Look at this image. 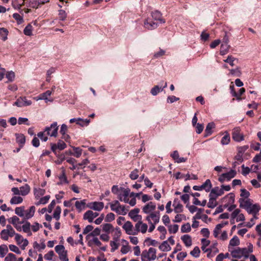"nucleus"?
Here are the masks:
<instances>
[{
    "mask_svg": "<svg viewBox=\"0 0 261 261\" xmlns=\"http://www.w3.org/2000/svg\"><path fill=\"white\" fill-rule=\"evenodd\" d=\"M58 127L57 122H54L50 124V126L45 127L43 132H39L37 134V137L44 142L48 140V137L46 135L57 137L58 136Z\"/></svg>",
    "mask_w": 261,
    "mask_h": 261,
    "instance_id": "nucleus-1",
    "label": "nucleus"
},
{
    "mask_svg": "<svg viewBox=\"0 0 261 261\" xmlns=\"http://www.w3.org/2000/svg\"><path fill=\"white\" fill-rule=\"evenodd\" d=\"M252 251L253 250L252 249L248 251L246 248H241L239 247L232 251L231 254L233 258H240L242 256H244L245 258H247L249 257V253Z\"/></svg>",
    "mask_w": 261,
    "mask_h": 261,
    "instance_id": "nucleus-2",
    "label": "nucleus"
},
{
    "mask_svg": "<svg viewBox=\"0 0 261 261\" xmlns=\"http://www.w3.org/2000/svg\"><path fill=\"white\" fill-rule=\"evenodd\" d=\"M245 208L249 214H252L254 215L257 214L259 211L260 210V207L258 204H252L249 199L246 200L245 202Z\"/></svg>",
    "mask_w": 261,
    "mask_h": 261,
    "instance_id": "nucleus-3",
    "label": "nucleus"
},
{
    "mask_svg": "<svg viewBox=\"0 0 261 261\" xmlns=\"http://www.w3.org/2000/svg\"><path fill=\"white\" fill-rule=\"evenodd\" d=\"M55 249L56 252L59 254L60 259L61 261H68L67 251L65 250L64 246L57 245Z\"/></svg>",
    "mask_w": 261,
    "mask_h": 261,
    "instance_id": "nucleus-4",
    "label": "nucleus"
},
{
    "mask_svg": "<svg viewBox=\"0 0 261 261\" xmlns=\"http://www.w3.org/2000/svg\"><path fill=\"white\" fill-rule=\"evenodd\" d=\"M232 138L234 141L238 142H240L244 140V136L241 133V128L240 127H236L232 129Z\"/></svg>",
    "mask_w": 261,
    "mask_h": 261,
    "instance_id": "nucleus-5",
    "label": "nucleus"
},
{
    "mask_svg": "<svg viewBox=\"0 0 261 261\" xmlns=\"http://www.w3.org/2000/svg\"><path fill=\"white\" fill-rule=\"evenodd\" d=\"M237 172L234 170H230L229 172L222 174L219 177L218 180L223 182L225 180L229 181L231 178L235 177Z\"/></svg>",
    "mask_w": 261,
    "mask_h": 261,
    "instance_id": "nucleus-6",
    "label": "nucleus"
},
{
    "mask_svg": "<svg viewBox=\"0 0 261 261\" xmlns=\"http://www.w3.org/2000/svg\"><path fill=\"white\" fill-rule=\"evenodd\" d=\"M212 187V185L211 180L207 179L201 186H194L193 187V189L196 191H201L202 190H204L206 192H208L210 191Z\"/></svg>",
    "mask_w": 261,
    "mask_h": 261,
    "instance_id": "nucleus-7",
    "label": "nucleus"
},
{
    "mask_svg": "<svg viewBox=\"0 0 261 261\" xmlns=\"http://www.w3.org/2000/svg\"><path fill=\"white\" fill-rule=\"evenodd\" d=\"M32 104V101L27 99L26 97H20L14 103L13 106H16L18 107H23L30 106Z\"/></svg>",
    "mask_w": 261,
    "mask_h": 261,
    "instance_id": "nucleus-8",
    "label": "nucleus"
},
{
    "mask_svg": "<svg viewBox=\"0 0 261 261\" xmlns=\"http://www.w3.org/2000/svg\"><path fill=\"white\" fill-rule=\"evenodd\" d=\"M99 214L96 212H93L91 210L87 211L83 216L84 220H87L89 223L93 222V219L98 216Z\"/></svg>",
    "mask_w": 261,
    "mask_h": 261,
    "instance_id": "nucleus-9",
    "label": "nucleus"
},
{
    "mask_svg": "<svg viewBox=\"0 0 261 261\" xmlns=\"http://www.w3.org/2000/svg\"><path fill=\"white\" fill-rule=\"evenodd\" d=\"M144 25L148 30H153L158 27V22H154L151 19L148 18L144 20Z\"/></svg>",
    "mask_w": 261,
    "mask_h": 261,
    "instance_id": "nucleus-10",
    "label": "nucleus"
},
{
    "mask_svg": "<svg viewBox=\"0 0 261 261\" xmlns=\"http://www.w3.org/2000/svg\"><path fill=\"white\" fill-rule=\"evenodd\" d=\"M154 254V251L153 248H150L148 251L145 250L143 251L141 254V260L142 261H150L151 259L150 258V253Z\"/></svg>",
    "mask_w": 261,
    "mask_h": 261,
    "instance_id": "nucleus-11",
    "label": "nucleus"
},
{
    "mask_svg": "<svg viewBox=\"0 0 261 261\" xmlns=\"http://www.w3.org/2000/svg\"><path fill=\"white\" fill-rule=\"evenodd\" d=\"M151 16L154 20L158 21L160 23L165 22V20L162 18V13L158 10L152 12Z\"/></svg>",
    "mask_w": 261,
    "mask_h": 261,
    "instance_id": "nucleus-12",
    "label": "nucleus"
},
{
    "mask_svg": "<svg viewBox=\"0 0 261 261\" xmlns=\"http://www.w3.org/2000/svg\"><path fill=\"white\" fill-rule=\"evenodd\" d=\"M167 87V82L165 83L164 86H159V85L154 86L150 90L151 94L153 95H156L160 92L163 91L165 88Z\"/></svg>",
    "mask_w": 261,
    "mask_h": 261,
    "instance_id": "nucleus-13",
    "label": "nucleus"
},
{
    "mask_svg": "<svg viewBox=\"0 0 261 261\" xmlns=\"http://www.w3.org/2000/svg\"><path fill=\"white\" fill-rule=\"evenodd\" d=\"M89 207L94 211H100L104 206V203L102 202H93L90 203Z\"/></svg>",
    "mask_w": 261,
    "mask_h": 261,
    "instance_id": "nucleus-14",
    "label": "nucleus"
},
{
    "mask_svg": "<svg viewBox=\"0 0 261 261\" xmlns=\"http://www.w3.org/2000/svg\"><path fill=\"white\" fill-rule=\"evenodd\" d=\"M155 207V204L152 202H150L143 207L142 211L145 214H149L150 212L154 211Z\"/></svg>",
    "mask_w": 261,
    "mask_h": 261,
    "instance_id": "nucleus-15",
    "label": "nucleus"
},
{
    "mask_svg": "<svg viewBox=\"0 0 261 261\" xmlns=\"http://www.w3.org/2000/svg\"><path fill=\"white\" fill-rule=\"evenodd\" d=\"M228 224V221L223 222L221 223L217 224L213 232V234L215 238H218V234L219 233V231L221 230L222 228L224 227L225 225H227Z\"/></svg>",
    "mask_w": 261,
    "mask_h": 261,
    "instance_id": "nucleus-16",
    "label": "nucleus"
},
{
    "mask_svg": "<svg viewBox=\"0 0 261 261\" xmlns=\"http://www.w3.org/2000/svg\"><path fill=\"white\" fill-rule=\"evenodd\" d=\"M16 142L19 144L20 147H22L25 142V136L21 134H16Z\"/></svg>",
    "mask_w": 261,
    "mask_h": 261,
    "instance_id": "nucleus-17",
    "label": "nucleus"
},
{
    "mask_svg": "<svg viewBox=\"0 0 261 261\" xmlns=\"http://www.w3.org/2000/svg\"><path fill=\"white\" fill-rule=\"evenodd\" d=\"M35 211V207L34 206H32L30 207L29 210L25 211L24 219H29L32 218L34 215Z\"/></svg>",
    "mask_w": 261,
    "mask_h": 261,
    "instance_id": "nucleus-18",
    "label": "nucleus"
},
{
    "mask_svg": "<svg viewBox=\"0 0 261 261\" xmlns=\"http://www.w3.org/2000/svg\"><path fill=\"white\" fill-rule=\"evenodd\" d=\"M122 227L125 230L126 233L127 234L131 235V233H132L133 225L130 221H128L126 222Z\"/></svg>",
    "mask_w": 261,
    "mask_h": 261,
    "instance_id": "nucleus-19",
    "label": "nucleus"
},
{
    "mask_svg": "<svg viewBox=\"0 0 261 261\" xmlns=\"http://www.w3.org/2000/svg\"><path fill=\"white\" fill-rule=\"evenodd\" d=\"M86 199L81 201H76L75 203L76 208L78 210L79 212H81L85 208Z\"/></svg>",
    "mask_w": 261,
    "mask_h": 261,
    "instance_id": "nucleus-20",
    "label": "nucleus"
},
{
    "mask_svg": "<svg viewBox=\"0 0 261 261\" xmlns=\"http://www.w3.org/2000/svg\"><path fill=\"white\" fill-rule=\"evenodd\" d=\"M215 127V124L214 122L208 123L206 127L204 136L207 137L212 134V129Z\"/></svg>",
    "mask_w": 261,
    "mask_h": 261,
    "instance_id": "nucleus-21",
    "label": "nucleus"
},
{
    "mask_svg": "<svg viewBox=\"0 0 261 261\" xmlns=\"http://www.w3.org/2000/svg\"><path fill=\"white\" fill-rule=\"evenodd\" d=\"M223 194L224 191H223L222 188L219 189L218 187H216L211 190V193H210V196H212V194H215V196H217V198L218 196H221Z\"/></svg>",
    "mask_w": 261,
    "mask_h": 261,
    "instance_id": "nucleus-22",
    "label": "nucleus"
},
{
    "mask_svg": "<svg viewBox=\"0 0 261 261\" xmlns=\"http://www.w3.org/2000/svg\"><path fill=\"white\" fill-rule=\"evenodd\" d=\"M181 240L184 243L187 247H190L192 245V239L190 236L188 234H185L181 237Z\"/></svg>",
    "mask_w": 261,
    "mask_h": 261,
    "instance_id": "nucleus-23",
    "label": "nucleus"
},
{
    "mask_svg": "<svg viewBox=\"0 0 261 261\" xmlns=\"http://www.w3.org/2000/svg\"><path fill=\"white\" fill-rule=\"evenodd\" d=\"M112 204L115 205V206H117V207H118L119 209L122 208V211L121 213L122 215H125L126 214V213L128 212V210L125 208V207L124 205H121L119 202L118 200H115L114 201L113 203H111Z\"/></svg>",
    "mask_w": 261,
    "mask_h": 261,
    "instance_id": "nucleus-24",
    "label": "nucleus"
},
{
    "mask_svg": "<svg viewBox=\"0 0 261 261\" xmlns=\"http://www.w3.org/2000/svg\"><path fill=\"white\" fill-rule=\"evenodd\" d=\"M30 191V187L28 184L20 187V195L25 196L29 194Z\"/></svg>",
    "mask_w": 261,
    "mask_h": 261,
    "instance_id": "nucleus-25",
    "label": "nucleus"
},
{
    "mask_svg": "<svg viewBox=\"0 0 261 261\" xmlns=\"http://www.w3.org/2000/svg\"><path fill=\"white\" fill-rule=\"evenodd\" d=\"M211 196H212L209 195L210 199L207 204V206L209 208H213L217 205V202L216 201L217 196H215V197H212Z\"/></svg>",
    "mask_w": 261,
    "mask_h": 261,
    "instance_id": "nucleus-26",
    "label": "nucleus"
},
{
    "mask_svg": "<svg viewBox=\"0 0 261 261\" xmlns=\"http://www.w3.org/2000/svg\"><path fill=\"white\" fill-rule=\"evenodd\" d=\"M238 61V60L237 59L230 55L227 57L226 59L224 60V62L228 63L231 66H233L235 65V62H237Z\"/></svg>",
    "mask_w": 261,
    "mask_h": 261,
    "instance_id": "nucleus-27",
    "label": "nucleus"
},
{
    "mask_svg": "<svg viewBox=\"0 0 261 261\" xmlns=\"http://www.w3.org/2000/svg\"><path fill=\"white\" fill-rule=\"evenodd\" d=\"M150 217L153 221L154 224H156L160 221V212H155L154 213H151L150 214Z\"/></svg>",
    "mask_w": 261,
    "mask_h": 261,
    "instance_id": "nucleus-28",
    "label": "nucleus"
},
{
    "mask_svg": "<svg viewBox=\"0 0 261 261\" xmlns=\"http://www.w3.org/2000/svg\"><path fill=\"white\" fill-rule=\"evenodd\" d=\"M8 33L9 32L7 29L4 28H0V39L5 41L7 39Z\"/></svg>",
    "mask_w": 261,
    "mask_h": 261,
    "instance_id": "nucleus-29",
    "label": "nucleus"
},
{
    "mask_svg": "<svg viewBox=\"0 0 261 261\" xmlns=\"http://www.w3.org/2000/svg\"><path fill=\"white\" fill-rule=\"evenodd\" d=\"M159 249L163 251H168L171 249V247L167 241H165L159 246Z\"/></svg>",
    "mask_w": 261,
    "mask_h": 261,
    "instance_id": "nucleus-30",
    "label": "nucleus"
},
{
    "mask_svg": "<svg viewBox=\"0 0 261 261\" xmlns=\"http://www.w3.org/2000/svg\"><path fill=\"white\" fill-rule=\"evenodd\" d=\"M230 135L228 132H226L225 135L221 139V143L223 145H227L230 142Z\"/></svg>",
    "mask_w": 261,
    "mask_h": 261,
    "instance_id": "nucleus-31",
    "label": "nucleus"
},
{
    "mask_svg": "<svg viewBox=\"0 0 261 261\" xmlns=\"http://www.w3.org/2000/svg\"><path fill=\"white\" fill-rule=\"evenodd\" d=\"M73 152H71L70 154L76 158H79L82 153V149L80 147H72Z\"/></svg>",
    "mask_w": 261,
    "mask_h": 261,
    "instance_id": "nucleus-32",
    "label": "nucleus"
},
{
    "mask_svg": "<svg viewBox=\"0 0 261 261\" xmlns=\"http://www.w3.org/2000/svg\"><path fill=\"white\" fill-rule=\"evenodd\" d=\"M45 193V190L41 188H34V193L36 197H39L41 196H43Z\"/></svg>",
    "mask_w": 261,
    "mask_h": 261,
    "instance_id": "nucleus-33",
    "label": "nucleus"
},
{
    "mask_svg": "<svg viewBox=\"0 0 261 261\" xmlns=\"http://www.w3.org/2000/svg\"><path fill=\"white\" fill-rule=\"evenodd\" d=\"M23 201V199L20 196H14L10 200V203L11 204H16L21 203Z\"/></svg>",
    "mask_w": 261,
    "mask_h": 261,
    "instance_id": "nucleus-34",
    "label": "nucleus"
},
{
    "mask_svg": "<svg viewBox=\"0 0 261 261\" xmlns=\"http://www.w3.org/2000/svg\"><path fill=\"white\" fill-rule=\"evenodd\" d=\"M24 206H20V207H17L15 208V213L16 215L20 217H23L24 216Z\"/></svg>",
    "mask_w": 261,
    "mask_h": 261,
    "instance_id": "nucleus-35",
    "label": "nucleus"
},
{
    "mask_svg": "<svg viewBox=\"0 0 261 261\" xmlns=\"http://www.w3.org/2000/svg\"><path fill=\"white\" fill-rule=\"evenodd\" d=\"M229 47V45H228L227 44H221L220 54L222 56L228 53Z\"/></svg>",
    "mask_w": 261,
    "mask_h": 261,
    "instance_id": "nucleus-36",
    "label": "nucleus"
},
{
    "mask_svg": "<svg viewBox=\"0 0 261 261\" xmlns=\"http://www.w3.org/2000/svg\"><path fill=\"white\" fill-rule=\"evenodd\" d=\"M240 244V240L237 236H234L229 241V246H236Z\"/></svg>",
    "mask_w": 261,
    "mask_h": 261,
    "instance_id": "nucleus-37",
    "label": "nucleus"
},
{
    "mask_svg": "<svg viewBox=\"0 0 261 261\" xmlns=\"http://www.w3.org/2000/svg\"><path fill=\"white\" fill-rule=\"evenodd\" d=\"M33 27L31 24H28L23 30V33L27 36H31L32 35Z\"/></svg>",
    "mask_w": 261,
    "mask_h": 261,
    "instance_id": "nucleus-38",
    "label": "nucleus"
},
{
    "mask_svg": "<svg viewBox=\"0 0 261 261\" xmlns=\"http://www.w3.org/2000/svg\"><path fill=\"white\" fill-rule=\"evenodd\" d=\"M61 213V208L60 206H57L54 211L53 217L57 220H59L60 218V214Z\"/></svg>",
    "mask_w": 261,
    "mask_h": 261,
    "instance_id": "nucleus-39",
    "label": "nucleus"
},
{
    "mask_svg": "<svg viewBox=\"0 0 261 261\" xmlns=\"http://www.w3.org/2000/svg\"><path fill=\"white\" fill-rule=\"evenodd\" d=\"M8 252V249L6 245H2L0 246V256L3 257Z\"/></svg>",
    "mask_w": 261,
    "mask_h": 261,
    "instance_id": "nucleus-40",
    "label": "nucleus"
},
{
    "mask_svg": "<svg viewBox=\"0 0 261 261\" xmlns=\"http://www.w3.org/2000/svg\"><path fill=\"white\" fill-rule=\"evenodd\" d=\"M200 253V250L198 246L195 247L193 250L190 252V254L196 258L199 256Z\"/></svg>",
    "mask_w": 261,
    "mask_h": 261,
    "instance_id": "nucleus-41",
    "label": "nucleus"
},
{
    "mask_svg": "<svg viewBox=\"0 0 261 261\" xmlns=\"http://www.w3.org/2000/svg\"><path fill=\"white\" fill-rule=\"evenodd\" d=\"M191 230V225L189 223L182 225L181 227V231L182 233L189 232Z\"/></svg>",
    "mask_w": 261,
    "mask_h": 261,
    "instance_id": "nucleus-42",
    "label": "nucleus"
},
{
    "mask_svg": "<svg viewBox=\"0 0 261 261\" xmlns=\"http://www.w3.org/2000/svg\"><path fill=\"white\" fill-rule=\"evenodd\" d=\"M90 123V120L88 119H83L80 118H79V120H77V124L81 126H87Z\"/></svg>",
    "mask_w": 261,
    "mask_h": 261,
    "instance_id": "nucleus-43",
    "label": "nucleus"
},
{
    "mask_svg": "<svg viewBox=\"0 0 261 261\" xmlns=\"http://www.w3.org/2000/svg\"><path fill=\"white\" fill-rule=\"evenodd\" d=\"M31 224L29 222L27 221L22 226L23 231L26 233H30V235H32V232L30 231Z\"/></svg>",
    "mask_w": 261,
    "mask_h": 261,
    "instance_id": "nucleus-44",
    "label": "nucleus"
},
{
    "mask_svg": "<svg viewBox=\"0 0 261 261\" xmlns=\"http://www.w3.org/2000/svg\"><path fill=\"white\" fill-rule=\"evenodd\" d=\"M129 176L132 180H135L137 179L139 177V170L137 169H134L130 172Z\"/></svg>",
    "mask_w": 261,
    "mask_h": 261,
    "instance_id": "nucleus-45",
    "label": "nucleus"
},
{
    "mask_svg": "<svg viewBox=\"0 0 261 261\" xmlns=\"http://www.w3.org/2000/svg\"><path fill=\"white\" fill-rule=\"evenodd\" d=\"M113 228V227L112 225L110 223H106L102 225V230L107 233H110Z\"/></svg>",
    "mask_w": 261,
    "mask_h": 261,
    "instance_id": "nucleus-46",
    "label": "nucleus"
},
{
    "mask_svg": "<svg viewBox=\"0 0 261 261\" xmlns=\"http://www.w3.org/2000/svg\"><path fill=\"white\" fill-rule=\"evenodd\" d=\"M121 234V231L119 227H116L114 234L113 239L115 241H118Z\"/></svg>",
    "mask_w": 261,
    "mask_h": 261,
    "instance_id": "nucleus-47",
    "label": "nucleus"
},
{
    "mask_svg": "<svg viewBox=\"0 0 261 261\" xmlns=\"http://www.w3.org/2000/svg\"><path fill=\"white\" fill-rule=\"evenodd\" d=\"M58 16L60 20L64 21L67 17V13L64 10L61 9L59 10Z\"/></svg>",
    "mask_w": 261,
    "mask_h": 261,
    "instance_id": "nucleus-48",
    "label": "nucleus"
},
{
    "mask_svg": "<svg viewBox=\"0 0 261 261\" xmlns=\"http://www.w3.org/2000/svg\"><path fill=\"white\" fill-rule=\"evenodd\" d=\"M230 92L232 96L235 97L239 101L242 100V98L239 96V94L237 93L234 90V86L232 85L230 86Z\"/></svg>",
    "mask_w": 261,
    "mask_h": 261,
    "instance_id": "nucleus-49",
    "label": "nucleus"
},
{
    "mask_svg": "<svg viewBox=\"0 0 261 261\" xmlns=\"http://www.w3.org/2000/svg\"><path fill=\"white\" fill-rule=\"evenodd\" d=\"M49 198H50L49 195H46L43 197H42L40 199V200L37 203H36V205H39L40 204H45L48 202Z\"/></svg>",
    "mask_w": 261,
    "mask_h": 261,
    "instance_id": "nucleus-50",
    "label": "nucleus"
},
{
    "mask_svg": "<svg viewBox=\"0 0 261 261\" xmlns=\"http://www.w3.org/2000/svg\"><path fill=\"white\" fill-rule=\"evenodd\" d=\"M13 17L17 21L18 24H21L23 22V19L18 13H14Z\"/></svg>",
    "mask_w": 261,
    "mask_h": 261,
    "instance_id": "nucleus-51",
    "label": "nucleus"
},
{
    "mask_svg": "<svg viewBox=\"0 0 261 261\" xmlns=\"http://www.w3.org/2000/svg\"><path fill=\"white\" fill-rule=\"evenodd\" d=\"M178 230V225L177 224H174L173 225H170L169 226V232L170 233H175L177 232Z\"/></svg>",
    "mask_w": 261,
    "mask_h": 261,
    "instance_id": "nucleus-52",
    "label": "nucleus"
},
{
    "mask_svg": "<svg viewBox=\"0 0 261 261\" xmlns=\"http://www.w3.org/2000/svg\"><path fill=\"white\" fill-rule=\"evenodd\" d=\"M173 206L174 207V211L175 213H179L183 211V206L180 203H177L176 205Z\"/></svg>",
    "mask_w": 261,
    "mask_h": 261,
    "instance_id": "nucleus-53",
    "label": "nucleus"
},
{
    "mask_svg": "<svg viewBox=\"0 0 261 261\" xmlns=\"http://www.w3.org/2000/svg\"><path fill=\"white\" fill-rule=\"evenodd\" d=\"M117 241H115V240L114 241H111L110 242V246L112 247L111 251L112 252H114L116 249L118 248L119 247V243H117Z\"/></svg>",
    "mask_w": 261,
    "mask_h": 261,
    "instance_id": "nucleus-54",
    "label": "nucleus"
},
{
    "mask_svg": "<svg viewBox=\"0 0 261 261\" xmlns=\"http://www.w3.org/2000/svg\"><path fill=\"white\" fill-rule=\"evenodd\" d=\"M16 257L15 254L10 253L5 258V261H15Z\"/></svg>",
    "mask_w": 261,
    "mask_h": 261,
    "instance_id": "nucleus-55",
    "label": "nucleus"
},
{
    "mask_svg": "<svg viewBox=\"0 0 261 261\" xmlns=\"http://www.w3.org/2000/svg\"><path fill=\"white\" fill-rule=\"evenodd\" d=\"M115 215L112 213L108 214L105 218V221L110 222L115 219Z\"/></svg>",
    "mask_w": 261,
    "mask_h": 261,
    "instance_id": "nucleus-56",
    "label": "nucleus"
},
{
    "mask_svg": "<svg viewBox=\"0 0 261 261\" xmlns=\"http://www.w3.org/2000/svg\"><path fill=\"white\" fill-rule=\"evenodd\" d=\"M9 235L8 233L7 230L3 229L1 232V238L2 239L7 241L9 239Z\"/></svg>",
    "mask_w": 261,
    "mask_h": 261,
    "instance_id": "nucleus-57",
    "label": "nucleus"
},
{
    "mask_svg": "<svg viewBox=\"0 0 261 261\" xmlns=\"http://www.w3.org/2000/svg\"><path fill=\"white\" fill-rule=\"evenodd\" d=\"M9 247L11 251L18 254H20L21 253V251L19 250V248L16 246L11 244L9 246Z\"/></svg>",
    "mask_w": 261,
    "mask_h": 261,
    "instance_id": "nucleus-58",
    "label": "nucleus"
},
{
    "mask_svg": "<svg viewBox=\"0 0 261 261\" xmlns=\"http://www.w3.org/2000/svg\"><path fill=\"white\" fill-rule=\"evenodd\" d=\"M92 243H94L97 246H100L101 243L99 241L97 238H94L92 240L89 242V246H90Z\"/></svg>",
    "mask_w": 261,
    "mask_h": 261,
    "instance_id": "nucleus-59",
    "label": "nucleus"
},
{
    "mask_svg": "<svg viewBox=\"0 0 261 261\" xmlns=\"http://www.w3.org/2000/svg\"><path fill=\"white\" fill-rule=\"evenodd\" d=\"M196 128V132L198 134H200L202 133L204 128V125L203 124L197 123L196 126H194Z\"/></svg>",
    "mask_w": 261,
    "mask_h": 261,
    "instance_id": "nucleus-60",
    "label": "nucleus"
},
{
    "mask_svg": "<svg viewBox=\"0 0 261 261\" xmlns=\"http://www.w3.org/2000/svg\"><path fill=\"white\" fill-rule=\"evenodd\" d=\"M57 147L58 149L62 150L65 149L66 147V144L64 142V141L62 140H59L57 144Z\"/></svg>",
    "mask_w": 261,
    "mask_h": 261,
    "instance_id": "nucleus-61",
    "label": "nucleus"
},
{
    "mask_svg": "<svg viewBox=\"0 0 261 261\" xmlns=\"http://www.w3.org/2000/svg\"><path fill=\"white\" fill-rule=\"evenodd\" d=\"M261 144L258 142H252L250 145L251 149L254 150L258 151L260 149Z\"/></svg>",
    "mask_w": 261,
    "mask_h": 261,
    "instance_id": "nucleus-62",
    "label": "nucleus"
},
{
    "mask_svg": "<svg viewBox=\"0 0 261 261\" xmlns=\"http://www.w3.org/2000/svg\"><path fill=\"white\" fill-rule=\"evenodd\" d=\"M54 255V252L53 250L49 251L47 253L44 255V258L47 260H51Z\"/></svg>",
    "mask_w": 261,
    "mask_h": 261,
    "instance_id": "nucleus-63",
    "label": "nucleus"
},
{
    "mask_svg": "<svg viewBox=\"0 0 261 261\" xmlns=\"http://www.w3.org/2000/svg\"><path fill=\"white\" fill-rule=\"evenodd\" d=\"M241 192L240 196L242 197L247 198L250 196V193L245 189H241Z\"/></svg>",
    "mask_w": 261,
    "mask_h": 261,
    "instance_id": "nucleus-64",
    "label": "nucleus"
}]
</instances>
